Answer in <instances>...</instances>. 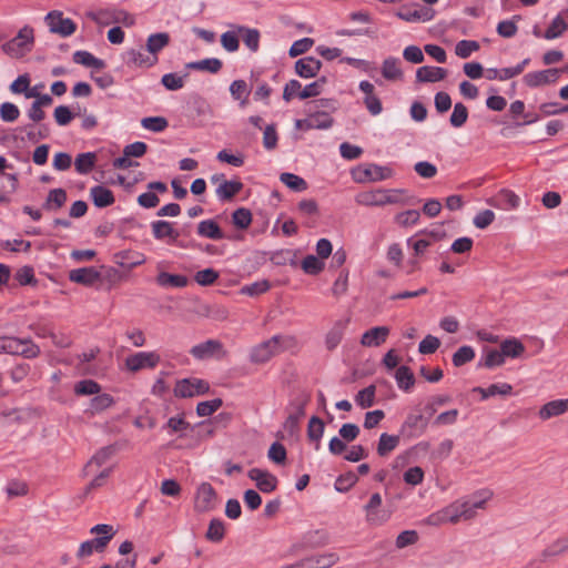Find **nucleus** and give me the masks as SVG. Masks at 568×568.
<instances>
[{
	"label": "nucleus",
	"mask_w": 568,
	"mask_h": 568,
	"mask_svg": "<svg viewBox=\"0 0 568 568\" xmlns=\"http://www.w3.org/2000/svg\"><path fill=\"white\" fill-rule=\"evenodd\" d=\"M493 497L489 490H479L470 496H465L442 509L430 514L426 523L430 526H442L446 524L456 525L460 521H469L477 516V511L486 508V504Z\"/></svg>",
	"instance_id": "f257e3e1"
},
{
	"label": "nucleus",
	"mask_w": 568,
	"mask_h": 568,
	"mask_svg": "<svg viewBox=\"0 0 568 568\" xmlns=\"http://www.w3.org/2000/svg\"><path fill=\"white\" fill-rule=\"evenodd\" d=\"M223 405L221 398L201 402L196 405V414L200 417H207L215 413Z\"/></svg>",
	"instance_id": "0e129e2a"
},
{
	"label": "nucleus",
	"mask_w": 568,
	"mask_h": 568,
	"mask_svg": "<svg viewBox=\"0 0 568 568\" xmlns=\"http://www.w3.org/2000/svg\"><path fill=\"white\" fill-rule=\"evenodd\" d=\"M276 339L272 337L264 341L252 348L250 353V361L254 364H263L270 361L274 355L278 354L275 345Z\"/></svg>",
	"instance_id": "a211bd4d"
},
{
	"label": "nucleus",
	"mask_w": 568,
	"mask_h": 568,
	"mask_svg": "<svg viewBox=\"0 0 568 568\" xmlns=\"http://www.w3.org/2000/svg\"><path fill=\"white\" fill-rule=\"evenodd\" d=\"M318 256L307 255L302 261V270L310 275H317L324 270V262Z\"/></svg>",
	"instance_id": "8fccbe9b"
},
{
	"label": "nucleus",
	"mask_w": 568,
	"mask_h": 568,
	"mask_svg": "<svg viewBox=\"0 0 568 568\" xmlns=\"http://www.w3.org/2000/svg\"><path fill=\"white\" fill-rule=\"evenodd\" d=\"M395 14L406 22H427L434 19L435 10L420 7L418 3H412L403 6Z\"/></svg>",
	"instance_id": "9b49d317"
},
{
	"label": "nucleus",
	"mask_w": 568,
	"mask_h": 568,
	"mask_svg": "<svg viewBox=\"0 0 568 568\" xmlns=\"http://www.w3.org/2000/svg\"><path fill=\"white\" fill-rule=\"evenodd\" d=\"M113 453L114 448L112 446H106L99 449L84 466V474H93L98 468H100L111 458Z\"/></svg>",
	"instance_id": "c85d7f7f"
},
{
	"label": "nucleus",
	"mask_w": 568,
	"mask_h": 568,
	"mask_svg": "<svg viewBox=\"0 0 568 568\" xmlns=\"http://www.w3.org/2000/svg\"><path fill=\"white\" fill-rule=\"evenodd\" d=\"M567 29L566 21L560 17L557 16L549 27L546 29L544 37L548 40L556 39L560 37L565 30Z\"/></svg>",
	"instance_id": "13d9d810"
},
{
	"label": "nucleus",
	"mask_w": 568,
	"mask_h": 568,
	"mask_svg": "<svg viewBox=\"0 0 568 568\" xmlns=\"http://www.w3.org/2000/svg\"><path fill=\"white\" fill-rule=\"evenodd\" d=\"M44 21L49 27L50 32L57 33L61 37H70L77 30V24L70 18H63V13L58 10L50 11Z\"/></svg>",
	"instance_id": "6e6552de"
},
{
	"label": "nucleus",
	"mask_w": 568,
	"mask_h": 568,
	"mask_svg": "<svg viewBox=\"0 0 568 568\" xmlns=\"http://www.w3.org/2000/svg\"><path fill=\"white\" fill-rule=\"evenodd\" d=\"M272 339L275 341L277 353L296 348L298 346L297 338L293 335H274Z\"/></svg>",
	"instance_id": "69168bd1"
},
{
	"label": "nucleus",
	"mask_w": 568,
	"mask_h": 568,
	"mask_svg": "<svg viewBox=\"0 0 568 568\" xmlns=\"http://www.w3.org/2000/svg\"><path fill=\"white\" fill-rule=\"evenodd\" d=\"M161 361L156 352H138L128 356L124 361V367L131 373H136L145 368H154Z\"/></svg>",
	"instance_id": "9d476101"
},
{
	"label": "nucleus",
	"mask_w": 568,
	"mask_h": 568,
	"mask_svg": "<svg viewBox=\"0 0 568 568\" xmlns=\"http://www.w3.org/2000/svg\"><path fill=\"white\" fill-rule=\"evenodd\" d=\"M426 428V422L420 414H409L400 427V433L409 437L420 435Z\"/></svg>",
	"instance_id": "393cba45"
},
{
	"label": "nucleus",
	"mask_w": 568,
	"mask_h": 568,
	"mask_svg": "<svg viewBox=\"0 0 568 568\" xmlns=\"http://www.w3.org/2000/svg\"><path fill=\"white\" fill-rule=\"evenodd\" d=\"M210 384L202 378L190 377L176 381L173 393L178 398H191L209 393Z\"/></svg>",
	"instance_id": "0eeeda50"
},
{
	"label": "nucleus",
	"mask_w": 568,
	"mask_h": 568,
	"mask_svg": "<svg viewBox=\"0 0 568 568\" xmlns=\"http://www.w3.org/2000/svg\"><path fill=\"white\" fill-rule=\"evenodd\" d=\"M101 278L100 272L93 266L90 267H80L70 271L69 280L71 282L82 284L85 286H92Z\"/></svg>",
	"instance_id": "6ab92c4d"
},
{
	"label": "nucleus",
	"mask_w": 568,
	"mask_h": 568,
	"mask_svg": "<svg viewBox=\"0 0 568 568\" xmlns=\"http://www.w3.org/2000/svg\"><path fill=\"white\" fill-rule=\"evenodd\" d=\"M322 68V62L314 57H305L295 62V72L304 79L314 78Z\"/></svg>",
	"instance_id": "412c9836"
},
{
	"label": "nucleus",
	"mask_w": 568,
	"mask_h": 568,
	"mask_svg": "<svg viewBox=\"0 0 568 568\" xmlns=\"http://www.w3.org/2000/svg\"><path fill=\"white\" fill-rule=\"evenodd\" d=\"M348 324V320H338L325 336V347L327 351H334L343 339L344 332Z\"/></svg>",
	"instance_id": "b1692460"
},
{
	"label": "nucleus",
	"mask_w": 568,
	"mask_h": 568,
	"mask_svg": "<svg viewBox=\"0 0 568 568\" xmlns=\"http://www.w3.org/2000/svg\"><path fill=\"white\" fill-rule=\"evenodd\" d=\"M67 200L68 195L64 189H52L49 191L42 207L49 212H57L67 203Z\"/></svg>",
	"instance_id": "bb28decb"
},
{
	"label": "nucleus",
	"mask_w": 568,
	"mask_h": 568,
	"mask_svg": "<svg viewBox=\"0 0 568 568\" xmlns=\"http://www.w3.org/2000/svg\"><path fill=\"white\" fill-rule=\"evenodd\" d=\"M232 222L236 227L241 230L247 229L252 223L251 211L245 207L235 210L232 214Z\"/></svg>",
	"instance_id": "bf43d9fd"
},
{
	"label": "nucleus",
	"mask_w": 568,
	"mask_h": 568,
	"mask_svg": "<svg viewBox=\"0 0 568 568\" xmlns=\"http://www.w3.org/2000/svg\"><path fill=\"white\" fill-rule=\"evenodd\" d=\"M320 109L335 110V102L332 99H320L308 104V115L311 121V130L329 129L334 119L328 112L320 111Z\"/></svg>",
	"instance_id": "20e7f679"
},
{
	"label": "nucleus",
	"mask_w": 568,
	"mask_h": 568,
	"mask_svg": "<svg viewBox=\"0 0 568 568\" xmlns=\"http://www.w3.org/2000/svg\"><path fill=\"white\" fill-rule=\"evenodd\" d=\"M568 549V537L559 538L550 544L540 554L541 560L546 561L551 557L559 556Z\"/></svg>",
	"instance_id": "c03bdc74"
},
{
	"label": "nucleus",
	"mask_w": 568,
	"mask_h": 568,
	"mask_svg": "<svg viewBox=\"0 0 568 568\" xmlns=\"http://www.w3.org/2000/svg\"><path fill=\"white\" fill-rule=\"evenodd\" d=\"M500 349L504 357L518 358L525 352L524 344L516 337H510L501 342Z\"/></svg>",
	"instance_id": "c9c22d12"
},
{
	"label": "nucleus",
	"mask_w": 568,
	"mask_h": 568,
	"mask_svg": "<svg viewBox=\"0 0 568 568\" xmlns=\"http://www.w3.org/2000/svg\"><path fill=\"white\" fill-rule=\"evenodd\" d=\"M237 33L242 37L244 44L252 51L256 52L260 48V32L257 29L239 27Z\"/></svg>",
	"instance_id": "ea45409f"
},
{
	"label": "nucleus",
	"mask_w": 568,
	"mask_h": 568,
	"mask_svg": "<svg viewBox=\"0 0 568 568\" xmlns=\"http://www.w3.org/2000/svg\"><path fill=\"white\" fill-rule=\"evenodd\" d=\"M403 192L404 190H369L357 193L354 200L356 204L362 206H385L402 203L396 194Z\"/></svg>",
	"instance_id": "f03ea898"
},
{
	"label": "nucleus",
	"mask_w": 568,
	"mask_h": 568,
	"mask_svg": "<svg viewBox=\"0 0 568 568\" xmlns=\"http://www.w3.org/2000/svg\"><path fill=\"white\" fill-rule=\"evenodd\" d=\"M90 196L97 207H106L115 202L113 192L103 185L91 187Z\"/></svg>",
	"instance_id": "c756f323"
},
{
	"label": "nucleus",
	"mask_w": 568,
	"mask_h": 568,
	"mask_svg": "<svg viewBox=\"0 0 568 568\" xmlns=\"http://www.w3.org/2000/svg\"><path fill=\"white\" fill-rule=\"evenodd\" d=\"M353 176L356 182H364L366 180L378 182L390 179L393 176V170L389 166L368 164L353 171Z\"/></svg>",
	"instance_id": "ddd939ff"
},
{
	"label": "nucleus",
	"mask_w": 568,
	"mask_h": 568,
	"mask_svg": "<svg viewBox=\"0 0 568 568\" xmlns=\"http://www.w3.org/2000/svg\"><path fill=\"white\" fill-rule=\"evenodd\" d=\"M468 119V109L463 103L458 102L454 105L453 113L450 114L449 122L454 128L463 126Z\"/></svg>",
	"instance_id": "4d7b16f0"
},
{
	"label": "nucleus",
	"mask_w": 568,
	"mask_h": 568,
	"mask_svg": "<svg viewBox=\"0 0 568 568\" xmlns=\"http://www.w3.org/2000/svg\"><path fill=\"white\" fill-rule=\"evenodd\" d=\"M124 61L128 67L149 69L159 62V57L151 55L148 51L141 49H130L124 54Z\"/></svg>",
	"instance_id": "2eb2a0df"
},
{
	"label": "nucleus",
	"mask_w": 568,
	"mask_h": 568,
	"mask_svg": "<svg viewBox=\"0 0 568 568\" xmlns=\"http://www.w3.org/2000/svg\"><path fill=\"white\" fill-rule=\"evenodd\" d=\"M358 480L357 475L354 471L342 474L335 481V489L339 493L348 491Z\"/></svg>",
	"instance_id": "052dcab7"
},
{
	"label": "nucleus",
	"mask_w": 568,
	"mask_h": 568,
	"mask_svg": "<svg viewBox=\"0 0 568 568\" xmlns=\"http://www.w3.org/2000/svg\"><path fill=\"white\" fill-rule=\"evenodd\" d=\"M114 404V398L110 394H97L90 402V408L93 413H100Z\"/></svg>",
	"instance_id": "6e6d98bb"
},
{
	"label": "nucleus",
	"mask_w": 568,
	"mask_h": 568,
	"mask_svg": "<svg viewBox=\"0 0 568 568\" xmlns=\"http://www.w3.org/2000/svg\"><path fill=\"white\" fill-rule=\"evenodd\" d=\"M395 379L400 389L408 392L415 384V376L408 366H399L395 373Z\"/></svg>",
	"instance_id": "79ce46f5"
},
{
	"label": "nucleus",
	"mask_w": 568,
	"mask_h": 568,
	"mask_svg": "<svg viewBox=\"0 0 568 568\" xmlns=\"http://www.w3.org/2000/svg\"><path fill=\"white\" fill-rule=\"evenodd\" d=\"M225 527L221 519L214 518L210 521L205 537L213 542H220L224 538Z\"/></svg>",
	"instance_id": "49530a36"
},
{
	"label": "nucleus",
	"mask_w": 568,
	"mask_h": 568,
	"mask_svg": "<svg viewBox=\"0 0 568 568\" xmlns=\"http://www.w3.org/2000/svg\"><path fill=\"white\" fill-rule=\"evenodd\" d=\"M497 200L499 202V206L505 210H513L519 206L520 199L513 191L501 190L498 193Z\"/></svg>",
	"instance_id": "864d4df0"
},
{
	"label": "nucleus",
	"mask_w": 568,
	"mask_h": 568,
	"mask_svg": "<svg viewBox=\"0 0 568 568\" xmlns=\"http://www.w3.org/2000/svg\"><path fill=\"white\" fill-rule=\"evenodd\" d=\"M170 43V36L166 32H158L149 36L146 39V51L151 55L158 57L166 45Z\"/></svg>",
	"instance_id": "f704fd0d"
},
{
	"label": "nucleus",
	"mask_w": 568,
	"mask_h": 568,
	"mask_svg": "<svg viewBox=\"0 0 568 568\" xmlns=\"http://www.w3.org/2000/svg\"><path fill=\"white\" fill-rule=\"evenodd\" d=\"M73 61L88 68L103 69L105 63L103 60L95 58L92 53L79 50L73 53Z\"/></svg>",
	"instance_id": "58836bf2"
},
{
	"label": "nucleus",
	"mask_w": 568,
	"mask_h": 568,
	"mask_svg": "<svg viewBox=\"0 0 568 568\" xmlns=\"http://www.w3.org/2000/svg\"><path fill=\"white\" fill-rule=\"evenodd\" d=\"M53 115H54L55 122L59 125L65 126L72 121L74 115H81V109H80V106H78V111L75 113H72L71 110L69 109V106L59 105L54 109Z\"/></svg>",
	"instance_id": "603ef678"
},
{
	"label": "nucleus",
	"mask_w": 568,
	"mask_h": 568,
	"mask_svg": "<svg viewBox=\"0 0 568 568\" xmlns=\"http://www.w3.org/2000/svg\"><path fill=\"white\" fill-rule=\"evenodd\" d=\"M196 232L201 237L215 240V241L222 240L225 236L222 229L217 224V222H215L214 220H211V219L201 221L197 224Z\"/></svg>",
	"instance_id": "2f4dec72"
},
{
	"label": "nucleus",
	"mask_w": 568,
	"mask_h": 568,
	"mask_svg": "<svg viewBox=\"0 0 568 568\" xmlns=\"http://www.w3.org/2000/svg\"><path fill=\"white\" fill-rule=\"evenodd\" d=\"M141 125L152 132H162L168 128L169 122L163 116H148L141 120Z\"/></svg>",
	"instance_id": "e2e57ef3"
},
{
	"label": "nucleus",
	"mask_w": 568,
	"mask_h": 568,
	"mask_svg": "<svg viewBox=\"0 0 568 568\" xmlns=\"http://www.w3.org/2000/svg\"><path fill=\"white\" fill-rule=\"evenodd\" d=\"M217 494L210 483H202L195 493L194 508L199 513H207L216 507Z\"/></svg>",
	"instance_id": "f8f14e48"
},
{
	"label": "nucleus",
	"mask_w": 568,
	"mask_h": 568,
	"mask_svg": "<svg viewBox=\"0 0 568 568\" xmlns=\"http://www.w3.org/2000/svg\"><path fill=\"white\" fill-rule=\"evenodd\" d=\"M382 496L379 493H374L368 503L364 506L365 519L368 525L378 527L386 524L390 517L392 511L382 507Z\"/></svg>",
	"instance_id": "423d86ee"
},
{
	"label": "nucleus",
	"mask_w": 568,
	"mask_h": 568,
	"mask_svg": "<svg viewBox=\"0 0 568 568\" xmlns=\"http://www.w3.org/2000/svg\"><path fill=\"white\" fill-rule=\"evenodd\" d=\"M280 181L285 184L288 189L295 191V192H303L305 190H307L308 185H307V182L294 174V173H288V172H284L280 175Z\"/></svg>",
	"instance_id": "a18cd8bd"
},
{
	"label": "nucleus",
	"mask_w": 568,
	"mask_h": 568,
	"mask_svg": "<svg viewBox=\"0 0 568 568\" xmlns=\"http://www.w3.org/2000/svg\"><path fill=\"white\" fill-rule=\"evenodd\" d=\"M376 387L369 385L357 393L355 396L356 404L362 408L372 407L375 403Z\"/></svg>",
	"instance_id": "de8ad7c7"
},
{
	"label": "nucleus",
	"mask_w": 568,
	"mask_h": 568,
	"mask_svg": "<svg viewBox=\"0 0 568 568\" xmlns=\"http://www.w3.org/2000/svg\"><path fill=\"white\" fill-rule=\"evenodd\" d=\"M339 561V556L334 551L313 554L300 559L302 568H331Z\"/></svg>",
	"instance_id": "4468645a"
},
{
	"label": "nucleus",
	"mask_w": 568,
	"mask_h": 568,
	"mask_svg": "<svg viewBox=\"0 0 568 568\" xmlns=\"http://www.w3.org/2000/svg\"><path fill=\"white\" fill-rule=\"evenodd\" d=\"M447 70L440 67L424 65L416 70V81L422 83H434L444 80Z\"/></svg>",
	"instance_id": "5701e85b"
},
{
	"label": "nucleus",
	"mask_w": 568,
	"mask_h": 568,
	"mask_svg": "<svg viewBox=\"0 0 568 568\" xmlns=\"http://www.w3.org/2000/svg\"><path fill=\"white\" fill-rule=\"evenodd\" d=\"M222 61L217 58H206L200 61L190 62L187 69L217 73L222 69Z\"/></svg>",
	"instance_id": "4c0bfd02"
},
{
	"label": "nucleus",
	"mask_w": 568,
	"mask_h": 568,
	"mask_svg": "<svg viewBox=\"0 0 568 568\" xmlns=\"http://www.w3.org/2000/svg\"><path fill=\"white\" fill-rule=\"evenodd\" d=\"M475 358V351L471 346L465 345L459 347L453 354V364L456 367H460L466 363L471 362Z\"/></svg>",
	"instance_id": "3c124183"
},
{
	"label": "nucleus",
	"mask_w": 568,
	"mask_h": 568,
	"mask_svg": "<svg viewBox=\"0 0 568 568\" xmlns=\"http://www.w3.org/2000/svg\"><path fill=\"white\" fill-rule=\"evenodd\" d=\"M399 444L398 435H389L387 433H383L379 436L378 445H377V454L382 457L387 456L390 452H393Z\"/></svg>",
	"instance_id": "37998d69"
},
{
	"label": "nucleus",
	"mask_w": 568,
	"mask_h": 568,
	"mask_svg": "<svg viewBox=\"0 0 568 568\" xmlns=\"http://www.w3.org/2000/svg\"><path fill=\"white\" fill-rule=\"evenodd\" d=\"M106 538L108 537H95L83 541L77 551V557L83 559L91 556L94 551L103 552L109 545L106 544Z\"/></svg>",
	"instance_id": "a878e982"
},
{
	"label": "nucleus",
	"mask_w": 568,
	"mask_h": 568,
	"mask_svg": "<svg viewBox=\"0 0 568 568\" xmlns=\"http://www.w3.org/2000/svg\"><path fill=\"white\" fill-rule=\"evenodd\" d=\"M326 83V78L322 77L318 80L305 85V88L298 92V98L301 100H305L308 98H314L320 95L323 92V87Z\"/></svg>",
	"instance_id": "5fc2aeb1"
},
{
	"label": "nucleus",
	"mask_w": 568,
	"mask_h": 568,
	"mask_svg": "<svg viewBox=\"0 0 568 568\" xmlns=\"http://www.w3.org/2000/svg\"><path fill=\"white\" fill-rule=\"evenodd\" d=\"M190 354L199 361L215 357L217 359L224 358L227 352L224 349L223 344L219 339H207L203 343L194 345L190 349Z\"/></svg>",
	"instance_id": "1a4fd4ad"
},
{
	"label": "nucleus",
	"mask_w": 568,
	"mask_h": 568,
	"mask_svg": "<svg viewBox=\"0 0 568 568\" xmlns=\"http://www.w3.org/2000/svg\"><path fill=\"white\" fill-rule=\"evenodd\" d=\"M0 353L21 355L26 358H36L40 354V348L30 339L2 336L0 337Z\"/></svg>",
	"instance_id": "39448f33"
},
{
	"label": "nucleus",
	"mask_w": 568,
	"mask_h": 568,
	"mask_svg": "<svg viewBox=\"0 0 568 568\" xmlns=\"http://www.w3.org/2000/svg\"><path fill=\"white\" fill-rule=\"evenodd\" d=\"M389 335L387 326H375L367 329L361 337V344L365 347H377L386 342Z\"/></svg>",
	"instance_id": "aec40b11"
},
{
	"label": "nucleus",
	"mask_w": 568,
	"mask_h": 568,
	"mask_svg": "<svg viewBox=\"0 0 568 568\" xmlns=\"http://www.w3.org/2000/svg\"><path fill=\"white\" fill-rule=\"evenodd\" d=\"M505 363V357L501 349H488L483 358V365L487 368L501 366Z\"/></svg>",
	"instance_id": "774afa93"
},
{
	"label": "nucleus",
	"mask_w": 568,
	"mask_h": 568,
	"mask_svg": "<svg viewBox=\"0 0 568 568\" xmlns=\"http://www.w3.org/2000/svg\"><path fill=\"white\" fill-rule=\"evenodd\" d=\"M243 186V183L239 180H223L216 189V195L220 201H230L242 191Z\"/></svg>",
	"instance_id": "473e14b6"
},
{
	"label": "nucleus",
	"mask_w": 568,
	"mask_h": 568,
	"mask_svg": "<svg viewBox=\"0 0 568 568\" xmlns=\"http://www.w3.org/2000/svg\"><path fill=\"white\" fill-rule=\"evenodd\" d=\"M33 44L34 30L27 24L18 31L14 38L2 44V50L12 58H21L32 50Z\"/></svg>",
	"instance_id": "7ed1b4c3"
},
{
	"label": "nucleus",
	"mask_w": 568,
	"mask_h": 568,
	"mask_svg": "<svg viewBox=\"0 0 568 568\" xmlns=\"http://www.w3.org/2000/svg\"><path fill=\"white\" fill-rule=\"evenodd\" d=\"M560 70L547 69L542 71L529 72L524 75V82L530 88H537L544 84L554 83L559 79Z\"/></svg>",
	"instance_id": "f3484780"
},
{
	"label": "nucleus",
	"mask_w": 568,
	"mask_h": 568,
	"mask_svg": "<svg viewBox=\"0 0 568 568\" xmlns=\"http://www.w3.org/2000/svg\"><path fill=\"white\" fill-rule=\"evenodd\" d=\"M152 234L156 240L170 239L172 242H175L180 233L173 229L172 224L164 220L153 221L151 223Z\"/></svg>",
	"instance_id": "cd10ccee"
},
{
	"label": "nucleus",
	"mask_w": 568,
	"mask_h": 568,
	"mask_svg": "<svg viewBox=\"0 0 568 568\" xmlns=\"http://www.w3.org/2000/svg\"><path fill=\"white\" fill-rule=\"evenodd\" d=\"M479 43L475 40H460L455 47V53L462 59H467L475 51L479 50Z\"/></svg>",
	"instance_id": "680f3d73"
},
{
	"label": "nucleus",
	"mask_w": 568,
	"mask_h": 568,
	"mask_svg": "<svg viewBox=\"0 0 568 568\" xmlns=\"http://www.w3.org/2000/svg\"><path fill=\"white\" fill-rule=\"evenodd\" d=\"M400 61L398 58L388 57L382 63V74L388 81L403 80V71L399 67Z\"/></svg>",
	"instance_id": "7c9ffc66"
},
{
	"label": "nucleus",
	"mask_w": 568,
	"mask_h": 568,
	"mask_svg": "<svg viewBox=\"0 0 568 568\" xmlns=\"http://www.w3.org/2000/svg\"><path fill=\"white\" fill-rule=\"evenodd\" d=\"M101 390V386L93 379H82L74 385V393L78 396L95 395Z\"/></svg>",
	"instance_id": "09e8293b"
},
{
	"label": "nucleus",
	"mask_w": 568,
	"mask_h": 568,
	"mask_svg": "<svg viewBox=\"0 0 568 568\" xmlns=\"http://www.w3.org/2000/svg\"><path fill=\"white\" fill-rule=\"evenodd\" d=\"M247 476L251 480L256 483V487L262 493H272L277 487V478L267 470L261 468H252L248 470Z\"/></svg>",
	"instance_id": "dca6fc26"
},
{
	"label": "nucleus",
	"mask_w": 568,
	"mask_h": 568,
	"mask_svg": "<svg viewBox=\"0 0 568 568\" xmlns=\"http://www.w3.org/2000/svg\"><path fill=\"white\" fill-rule=\"evenodd\" d=\"M568 412V398L555 399L542 405L538 412L541 420L564 415Z\"/></svg>",
	"instance_id": "4be33fe9"
},
{
	"label": "nucleus",
	"mask_w": 568,
	"mask_h": 568,
	"mask_svg": "<svg viewBox=\"0 0 568 568\" xmlns=\"http://www.w3.org/2000/svg\"><path fill=\"white\" fill-rule=\"evenodd\" d=\"M97 162L94 152H85L77 155L74 161L75 171L79 174H88L92 171Z\"/></svg>",
	"instance_id": "e433bc0d"
},
{
	"label": "nucleus",
	"mask_w": 568,
	"mask_h": 568,
	"mask_svg": "<svg viewBox=\"0 0 568 568\" xmlns=\"http://www.w3.org/2000/svg\"><path fill=\"white\" fill-rule=\"evenodd\" d=\"M156 284L161 287H185L189 283V278L181 274H170L168 272H160L156 276Z\"/></svg>",
	"instance_id": "72a5a7b5"
},
{
	"label": "nucleus",
	"mask_w": 568,
	"mask_h": 568,
	"mask_svg": "<svg viewBox=\"0 0 568 568\" xmlns=\"http://www.w3.org/2000/svg\"><path fill=\"white\" fill-rule=\"evenodd\" d=\"M324 429L325 424L320 417L312 416L310 418L307 425V437L311 442H316V449L320 448V440L323 437Z\"/></svg>",
	"instance_id": "a19ab883"
},
{
	"label": "nucleus",
	"mask_w": 568,
	"mask_h": 568,
	"mask_svg": "<svg viewBox=\"0 0 568 568\" xmlns=\"http://www.w3.org/2000/svg\"><path fill=\"white\" fill-rule=\"evenodd\" d=\"M220 274L214 268L199 271L194 275V281L201 286H210L219 278Z\"/></svg>",
	"instance_id": "338daca9"
}]
</instances>
